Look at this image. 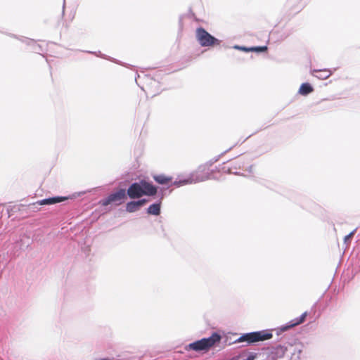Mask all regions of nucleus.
<instances>
[{
  "label": "nucleus",
  "mask_w": 360,
  "mask_h": 360,
  "mask_svg": "<svg viewBox=\"0 0 360 360\" xmlns=\"http://www.w3.org/2000/svg\"><path fill=\"white\" fill-rule=\"evenodd\" d=\"M157 192L158 188L144 179L132 183L126 190L127 197L131 199H139L143 195L154 196Z\"/></svg>",
  "instance_id": "1"
},
{
  "label": "nucleus",
  "mask_w": 360,
  "mask_h": 360,
  "mask_svg": "<svg viewBox=\"0 0 360 360\" xmlns=\"http://www.w3.org/2000/svg\"><path fill=\"white\" fill-rule=\"evenodd\" d=\"M221 340V335L217 332H214L212 335L208 338H203L200 340L189 343L185 346L184 349L186 351L193 350L195 352H207L212 346L219 343Z\"/></svg>",
  "instance_id": "2"
},
{
  "label": "nucleus",
  "mask_w": 360,
  "mask_h": 360,
  "mask_svg": "<svg viewBox=\"0 0 360 360\" xmlns=\"http://www.w3.org/2000/svg\"><path fill=\"white\" fill-rule=\"evenodd\" d=\"M272 337L273 334L270 330H263L259 331L243 333L237 340L234 341V343L245 342V345H244L243 346H248L249 345L257 342L269 340Z\"/></svg>",
  "instance_id": "3"
},
{
  "label": "nucleus",
  "mask_w": 360,
  "mask_h": 360,
  "mask_svg": "<svg viewBox=\"0 0 360 360\" xmlns=\"http://www.w3.org/2000/svg\"><path fill=\"white\" fill-rule=\"evenodd\" d=\"M127 198L125 188H120L118 191L113 192L104 199L99 201V204L102 206H108L110 204L120 205L122 204Z\"/></svg>",
  "instance_id": "4"
},
{
  "label": "nucleus",
  "mask_w": 360,
  "mask_h": 360,
  "mask_svg": "<svg viewBox=\"0 0 360 360\" xmlns=\"http://www.w3.org/2000/svg\"><path fill=\"white\" fill-rule=\"evenodd\" d=\"M196 38L200 46L203 47L212 46L220 44V41L218 39L201 27L196 29Z\"/></svg>",
  "instance_id": "5"
},
{
  "label": "nucleus",
  "mask_w": 360,
  "mask_h": 360,
  "mask_svg": "<svg viewBox=\"0 0 360 360\" xmlns=\"http://www.w3.org/2000/svg\"><path fill=\"white\" fill-rule=\"evenodd\" d=\"M213 179L212 176V172H207L206 174H195V175H191L190 176L187 178H179L174 182H172V185L176 186L177 187L187 185V184H195L197 182H201L205 181L207 179Z\"/></svg>",
  "instance_id": "6"
},
{
  "label": "nucleus",
  "mask_w": 360,
  "mask_h": 360,
  "mask_svg": "<svg viewBox=\"0 0 360 360\" xmlns=\"http://www.w3.org/2000/svg\"><path fill=\"white\" fill-rule=\"evenodd\" d=\"M307 315V311L304 312L302 314H301L300 316L297 317V318L291 320L288 323L281 326V328H279L281 332H284V331H286L296 326H298V325L302 323L305 321Z\"/></svg>",
  "instance_id": "7"
},
{
  "label": "nucleus",
  "mask_w": 360,
  "mask_h": 360,
  "mask_svg": "<svg viewBox=\"0 0 360 360\" xmlns=\"http://www.w3.org/2000/svg\"><path fill=\"white\" fill-rule=\"evenodd\" d=\"M67 199H68L67 197L54 196V197H51V198L41 200L38 201L37 203L39 205H53V204L63 202Z\"/></svg>",
  "instance_id": "8"
},
{
  "label": "nucleus",
  "mask_w": 360,
  "mask_h": 360,
  "mask_svg": "<svg viewBox=\"0 0 360 360\" xmlns=\"http://www.w3.org/2000/svg\"><path fill=\"white\" fill-rule=\"evenodd\" d=\"M224 165V162L223 163L222 165H219V167L218 169L219 172H222L227 173V174H233L236 175H240V174L239 172H233L232 169L233 168L235 169H236L238 168L240 169V168L243 167V163L240 162V161H238L237 162H236V165L233 167H226Z\"/></svg>",
  "instance_id": "9"
},
{
  "label": "nucleus",
  "mask_w": 360,
  "mask_h": 360,
  "mask_svg": "<svg viewBox=\"0 0 360 360\" xmlns=\"http://www.w3.org/2000/svg\"><path fill=\"white\" fill-rule=\"evenodd\" d=\"M22 41L30 46L31 47V50L34 53H40V52L44 51L41 45L37 44V42L32 39H25Z\"/></svg>",
  "instance_id": "10"
},
{
  "label": "nucleus",
  "mask_w": 360,
  "mask_h": 360,
  "mask_svg": "<svg viewBox=\"0 0 360 360\" xmlns=\"http://www.w3.org/2000/svg\"><path fill=\"white\" fill-rule=\"evenodd\" d=\"M161 212V202L153 203L147 209V213L152 215H159Z\"/></svg>",
  "instance_id": "11"
},
{
  "label": "nucleus",
  "mask_w": 360,
  "mask_h": 360,
  "mask_svg": "<svg viewBox=\"0 0 360 360\" xmlns=\"http://www.w3.org/2000/svg\"><path fill=\"white\" fill-rule=\"evenodd\" d=\"M314 91L313 86L307 82L302 83L299 89V94L302 96H307Z\"/></svg>",
  "instance_id": "12"
},
{
  "label": "nucleus",
  "mask_w": 360,
  "mask_h": 360,
  "mask_svg": "<svg viewBox=\"0 0 360 360\" xmlns=\"http://www.w3.org/2000/svg\"><path fill=\"white\" fill-rule=\"evenodd\" d=\"M313 72L317 73L315 76L320 79H326L332 74L331 71L328 69L314 70Z\"/></svg>",
  "instance_id": "13"
},
{
  "label": "nucleus",
  "mask_w": 360,
  "mask_h": 360,
  "mask_svg": "<svg viewBox=\"0 0 360 360\" xmlns=\"http://www.w3.org/2000/svg\"><path fill=\"white\" fill-rule=\"evenodd\" d=\"M140 209L137 200H132L128 202L126 205V211L129 213H133L138 211Z\"/></svg>",
  "instance_id": "14"
},
{
  "label": "nucleus",
  "mask_w": 360,
  "mask_h": 360,
  "mask_svg": "<svg viewBox=\"0 0 360 360\" xmlns=\"http://www.w3.org/2000/svg\"><path fill=\"white\" fill-rule=\"evenodd\" d=\"M153 179L158 184L162 185L168 184L172 179V177L166 176L163 174L155 175Z\"/></svg>",
  "instance_id": "15"
},
{
  "label": "nucleus",
  "mask_w": 360,
  "mask_h": 360,
  "mask_svg": "<svg viewBox=\"0 0 360 360\" xmlns=\"http://www.w3.org/2000/svg\"><path fill=\"white\" fill-rule=\"evenodd\" d=\"M266 51H267L266 46L250 47V52L254 51V52H257V53H262V52H265Z\"/></svg>",
  "instance_id": "16"
},
{
  "label": "nucleus",
  "mask_w": 360,
  "mask_h": 360,
  "mask_svg": "<svg viewBox=\"0 0 360 360\" xmlns=\"http://www.w3.org/2000/svg\"><path fill=\"white\" fill-rule=\"evenodd\" d=\"M286 347L282 345H278L276 348V354L280 356L284 355L286 352Z\"/></svg>",
  "instance_id": "17"
},
{
  "label": "nucleus",
  "mask_w": 360,
  "mask_h": 360,
  "mask_svg": "<svg viewBox=\"0 0 360 360\" xmlns=\"http://www.w3.org/2000/svg\"><path fill=\"white\" fill-rule=\"evenodd\" d=\"M232 148V147L229 148V149H227L226 150L224 151L223 153H221L220 155H219L218 156H216L214 157L213 159H212L210 161V165H212L213 163L217 162L220 157L222 156L224 154H225L226 153H227L228 151H229Z\"/></svg>",
  "instance_id": "18"
},
{
  "label": "nucleus",
  "mask_w": 360,
  "mask_h": 360,
  "mask_svg": "<svg viewBox=\"0 0 360 360\" xmlns=\"http://www.w3.org/2000/svg\"><path fill=\"white\" fill-rule=\"evenodd\" d=\"M233 49H237V50L243 51H245V52H250V47L242 46H239V45H235L233 46Z\"/></svg>",
  "instance_id": "19"
},
{
  "label": "nucleus",
  "mask_w": 360,
  "mask_h": 360,
  "mask_svg": "<svg viewBox=\"0 0 360 360\" xmlns=\"http://www.w3.org/2000/svg\"><path fill=\"white\" fill-rule=\"evenodd\" d=\"M356 231V229L353 230L352 232H350L349 234L345 236L344 241L345 243H347V241L350 240L353 235L354 234V232Z\"/></svg>",
  "instance_id": "20"
},
{
  "label": "nucleus",
  "mask_w": 360,
  "mask_h": 360,
  "mask_svg": "<svg viewBox=\"0 0 360 360\" xmlns=\"http://www.w3.org/2000/svg\"><path fill=\"white\" fill-rule=\"evenodd\" d=\"M148 200L146 198H141V199H139L137 200L140 207L143 206L145 204H146L148 202Z\"/></svg>",
  "instance_id": "21"
},
{
  "label": "nucleus",
  "mask_w": 360,
  "mask_h": 360,
  "mask_svg": "<svg viewBox=\"0 0 360 360\" xmlns=\"http://www.w3.org/2000/svg\"><path fill=\"white\" fill-rule=\"evenodd\" d=\"M95 360H112V359L106 357V358L96 359Z\"/></svg>",
  "instance_id": "22"
},
{
  "label": "nucleus",
  "mask_w": 360,
  "mask_h": 360,
  "mask_svg": "<svg viewBox=\"0 0 360 360\" xmlns=\"http://www.w3.org/2000/svg\"><path fill=\"white\" fill-rule=\"evenodd\" d=\"M86 53H94V54L96 55L97 56H98V54H96V53H94V52H91V51H86ZM99 56H101V58H105V57H104L103 56H102L101 54V55H99Z\"/></svg>",
  "instance_id": "23"
},
{
  "label": "nucleus",
  "mask_w": 360,
  "mask_h": 360,
  "mask_svg": "<svg viewBox=\"0 0 360 360\" xmlns=\"http://www.w3.org/2000/svg\"><path fill=\"white\" fill-rule=\"evenodd\" d=\"M252 166L251 165V166H250V167H248V171L249 172H252Z\"/></svg>",
  "instance_id": "24"
},
{
  "label": "nucleus",
  "mask_w": 360,
  "mask_h": 360,
  "mask_svg": "<svg viewBox=\"0 0 360 360\" xmlns=\"http://www.w3.org/2000/svg\"><path fill=\"white\" fill-rule=\"evenodd\" d=\"M65 12V2L63 3V13H64Z\"/></svg>",
  "instance_id": "25"
},
{
  "label": "nucleus",
  "mask_w": 360,
  "mask_h": 360,
  "mask_svg": "<svg viewBox=\"0 0 360 360\" xmlns=\"http://www.w3.org/2000/svg\"><path fill=\"white\" fill-rule=\"evenodd\" d=\"M229 360H231V359H229Z\"/></svg>",
  "instance_id": "26"
}]
</instances>
